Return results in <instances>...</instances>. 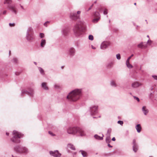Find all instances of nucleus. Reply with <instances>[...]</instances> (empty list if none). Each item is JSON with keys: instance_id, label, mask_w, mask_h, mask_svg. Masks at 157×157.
Listing matches in <instances>:
<instances>
[{"instance_id": "nucleus-43", "label": "nucleus", "mask_w": 157, "mask_h": 157, "mask_svg": "<svg viewBox=\"0 0 157 157\" xmlns=\"http://www.w3.org/2000/svg\"><path fill=\"white\" fill-rule=\"evenodd\" d=\"M15 24L14 23H10L9 24V25L10 27H14L15 26Z\"/></svg>"}, {"instance_id": "nucleus-8", "label": "nucleus", "mask_w": 157, "mask_h": 157, "mask_svg": "<svg viewBox=\"0 0 157 157\" xmlns=\"http://www.w3.org/2000/svg\"><path fill=\"white\" fill-rule=\"evenodd\" d=\"M98 106H93L90 108V114L91 115H94L98 113Z\"/></svg>"}, {"instance_id": "nucleus-13", "label": "nucleus", "mask_w": 157, "mask_h": 157, "mask_svg": "<svg viewBox=\"0 0 157 157\" xmlns=\"http://www.w3.org/2000/svg\"><path fill=\"white\" fill-rule=\"evenodd\" d=\"M70 18L72 20H75L79 18V16H78L76 13L72 12L70 14Z\"/></svg>"}, {"instance_id": "nucleus-36", "label": "nucleus", "mask_w": 157, "mask_h": 157, "mask_svg": "<svg viewBox=\"0 0 157 157\" xmlns=\"http://www.w3.org/2000/svg\"><path fill=\"white\" fill-rule=\"evenodd\" d=\"M88 38L89 40H93L94 39L93 36L91 35H89Z\"/></svg>"}, {"instance_id": "nucleus-57", "label": "nucleus", "mask_w": 157, "mask_h": 157, "mask_svg": "<svg viewBox=\"0 0 157 157\" xmlns=\"http://www.w3.org/2000/svg\"><path fill=\"white\" fill-rule=\"evenodd\" d=\"M6 134L7 136H8L9 135V133L8 132H6Z\"/></svg>"}, {"instance_id": "nucleus-29", "label": "nucleus", "mask_w": 157, "mask_h": 157, "mask_svg": "<svg viewBox=\"0 0 157 157\" xmlns=\"http://www.w3.org/2000/svg\"><path fill=\"white\" fill-rule=\"evenodd\" d=\"M114 63L113 62H110L108 63L107 67L108 68H111L113 67Z\"/></svg>"}, {"instance_id": "nucleus-40", "label": "nucleus", "mask_w": 157, "mask_h": 157, "mask_svg": "<svg viewBox=\"0 0 157 157\" xmlns=\"http://www.w3.org/2000/svg\"><path fill=\"white\" fill-rule=\"evenodd\" d=\"M108 13V10L107 9H105L103 11V14L105 15L107 14Z\"/></svg>"}, {"instance_id": "nucleus-41", "label": "nucleus", "mask_w": 157, "mask_h": 157, "mask_svg": "<svg viewBox=\"0 0 157 157\" xmlns=\"http://www.w3.org/2000/svg\"><path fill=\"white\" fill-rule=\"evenodd\" d=\"M118 124H120L121 125H122L123 124V122L121 121H119L117 122Z\"/></svg>"}, {"instance_id": "nucleus-39", "label": "nucleus", "mask_w": 157, "mask_h": 157, "mask_svg": "<svg viewBox=\"0 0 157 157\" xmlns=\"http://www.w3.org/2000/svg\"><path fill=\"white\" fill-rule=\"evenodd\" d=\"M111 132V129L109 128L107 130V133L108 134L109 136L110 135V133Z\"/></svg>"}, {"instance_id": "nucleus-63", "label": "nucleus", "mask_w": 157, "mask_h": 157, "mask_svg": "<svg viewBox=\"0 0 157 157\" xmlns=\"http://www.w3.org/2000/svg\"><path fill=\"white\" fill-rule=\"evenodd\" d=\"M76 154V153H74V155H75Z\"/></svg>"}, {"instance_id": "nucleus-49", "label": "nucleus", "mask_w": 157, "mask_h": 157, "mask_svg": "<svg viewBox=\"0 0 157 157\" xmlns=\"http://www.w3.org/2000/svg\"><path fill=\"white\" fill-rule=\"evenodd\" d=\"M6 13H7L6 10H5L3 12V14L4 15L6 14Z\"/></svg>"}, {"instance_id": "nucleus-56", "label": "nucleus", "mask_w": 157, "mask_h": 157, "mask_svg": "<svg viewBox=\"0 0 157 157\" xmlns=\"http://www.w3.org/2000/svg\"><path fill=\"white\" fill-rule=\"evenodd\" d=\"M92 48L93 49H96V48H95V47H94V46H92Z\"/></svg>"}, {"instance_id": "nucleus-23", "label": "nucleus", "mask_w": 157, "mask_h": 157, "mask_svg": "<svg viewBox=\"0 0 157 157\" xmlns=\"http://www.w3.org/2000/svg\"><path fill=\"white\" fill-rule=\"evenodd\" d=\"M22 148H21L22 151L21 153H26L28 152V149L26 147H22Z\"/></svg>"}, {"instance_id": "nucleus-31", "label": "nucleus", "mask_w": 157, "mask_h": 157, "mask_svg": "<svg viewBox=\"0 0 157 157\" xmlns=\"http://www.w3.org/2000/svg\"><path fill=\"white\" fill-rule=\"evenodd\" d=\"M138 150V146L137 145H135L133 146V150L134 152H136Z\"/></svg>"}, {"instance_id": "nucleus-59", "label": "nucleus", "mask_w": 157, "mask_h": 157, "mask_svg": "<svg viewBox=\"0 0 157 157\" xmlns=\"http://www.w3.org/2000/svg\"><path fill=\"white\" fill-rule=\"evenodd\" d=\"M34 63L35 64V65H36L37 64V63L36 62H34Z\"/></svg>"}, {"instance_id": "nucleus-64", "label": "nucleus", "mask_w": 157, "mask_h": 157, "mask_svg": "<svg viewBox=\"0 0 157 157\" xmlns=\"http://www.w3.org/2000/svg\"><path fill=\"white\" fill-rule=\"evenodd\" d=\"M145 21H146V22H147V20H145Z\"/></svg>"}, {"instance_id": "nucleus-62", "label": "nucleus", "mask_w": 157, "mask_h": 157, "mask_svg": "<svg viewBox=\"0 0 157 157\" xmlns=\"http://www.w3.org/2000/svg\"><path fill=\"white\" fill-rule=\"evenodd\" d=\"M134 5H136V3H134Z\"/></svg>"}, {"instance_id": "nucleus-58", "label": "nucleus", "mask_w": 157, "mask_h": 157, "mask_svg": "<svg viewBox=\"0 0 157 157\" xmlns=\"http://www.w3.org/2000/svg\"><path fill=\"white\" fill-rule=\"evenodd\" d=\"M93 5H94V4H92L91 6H90V7H91V8L93 6Z\"/></svg>"}, {"instance_id": "nucleus-30", "label": "nucleus", "mask_w": 157, "mask_h": 157, "mask_svg": "<svg viewBox=\"0 0 157 157\" xmlns=\"http://www.w3.org/2000/svg\"><path fill=\"white\" fill-rule=\"evenodd\" d=\"M94 16L95 17H100V15L99 12H95L94 13Z\"/></svg>"}, {"instance_id": "nucleus-61", "label": "nucleus", "mask_w": 157, "mask_h": 157, "mask_svg": "<svg viewBox=\"0 0 157 157\" xmlns=\"http://www.w3.org/2000/svg\"><path fill=\"white\" fill-rule=\"evenodd\" d=\"M147 37L148 38H149V35H147Z\"/></svg>"}, {"instance_id": "nucleus-48", "label": "nucleus", "mask_w": 157, "mask_h": 157, "mask_svg": "<svg viewBox=\"0 0 157 157\" xmlns=\"http://www.w3.org/2000/svg\"><path fill=\"white\" fill-rule=\"evenodd\" d=\"M133 145H137V144L136 143V141L135 139H133Z\"/></svg>"}, {"instance_id": "nucleus-46", "label": "nucleus", "mask_w": 157, "mask_h": 157, "mask_svg": "<svg viewBox=\"0 0 157 157\" xmlns=\"http://www.w3.org/2000/svg\"><path fill=\"white\" fill-rule=\"evenodd\" d=\"M49 23V22L48 21H46L44 23V26H45V27H47V24H48V23Z\"/></svg>"}, {"instance_id": "nucleus-14", "label": "nucleus", "mask_w": 157, "mask_h": 157, "mask_svg": "<svg viewBox=\"0 0 157 157\" xmlns=\"http://www.w3.org/2000/svg\"><path fill=\"white\" fill-rule=\"evenodd\" d=\"M22 146H21L16 145L14 147V150L17 152L21 153L22 151L21 150V148H22Z\"/></svg>"}, {"instance_id": "nucleus-7", "label": "nucleus", "mask_w": 157, "mask_h": 157, "mask_svg": "<svg viewBox=\"0 0 157 157\" xmlns=\"http://www.w3.org/2000/svg\"><path fill=\"white\" fill-rule=\"evenodd\" d=\"M8 9L11 11L13 14L14 15H17L18 13V10L15 5H9Z\"/></svg>"}, {"instance_id": "nucleus-1", "label": "nucleus", "mask_w": 157, "mask_h": 157, "mask_svg": "<svg viewBox=\"0 0 157 157\" xmlns=\"http://www.w3.org/2000/svg\"><path fill=\"white\" fill-rule=\"evenodd\" d=\"M86 26L85 22L82 20L77 22L73 26V31L75 36L77 37L82 36L86 30Z\"/></svg>"}, {"instance_id": "nucleus-32", "label": "nucleus", "mask_w": 157, "mask_h": 157, "mask_svg": "<svg viewBox=\"0 0 157 157\" xmlns=\"http://www.w3.org/2000/svg\"><path fill=\"white\" fill-rule=\"evenodd\" d=\"M110 136H109L106 139V141L107 143H109L111 141Z\"/></svg>"}, {"instance_id": "nucleus-27", "label": "nucleus", "mask_w": 157, "mask_h": 157, "mask_svg": "<svg viewBox=\"0 0 157 157\" xmlns=\"http://www.w3.org/2000/svg\"><path fill=\"white\" fill-rule=\"evenodd\" d=\"M132 86L133 87L136 88L139 86V84L138 82H135L132 83Z\"/></svg>"}, {"instance_id": "nucleus-20", "label": "nucleus", "mask_w": 157, "mask_h": 157, "mask_svg": "<svg viewBox=\"0 0 157 157\" xmlns=\"http://www.w3.org/2000/svg\"><path fill=\"white\" fill-rule=\"evenodd\" d=\"M102 136H100L96 134L94 136V137L96 139L101 140L103 139V137L104 136L103 134H102Z\"/></svg>"}, {"instance_id": "nucleus-50", "label": "nucleus", "mask_w": 157, "mask_h": 157, "mask_svg": "<svg viewBox=\"0 0 157 157\" xmlns=\"http://www.w3.org/2000/svg\"><path fill=\"white\" fill-rule=\"evenodd\" d=\"M108 146L109 147H113L111 145L109 144H108Z\"/></svg>"}, {"instance_id": "nucleus-52", "label": "nucleus", "mask_w": 157, "mask_h": 157, "mask_svg": "<svg viewBox=\"0 0 157 157\" xmlns=\"http://www.w3.org/2000/svg\"><path fill=\"white\" fill-rule=\"evenodd\" d=\"M81 13V11H78L77 12V13L78 14H80Z\"/></svg>"}, {"instance_id": "nucleus-55", "label": "nucleus", "mask_w": 157, "mask_h": 157, "mask_svg": "<svg viewBox=\"0 0 157 157\" xmlns=\"http://www.w3.org/2000/svg\"><path fill=\"white\" fill-rule=\"evenodd\" d=\"M149 42H150L151 43V40H149L147 41V43Z\"/></svg>"}, {"instance_id": "nucleus-5", "label": "nucleus", "mask_w": 157, "mask_h": 157, "mask_svg": "<svg viewBox=\"0 0 157 157\" xmlns=\"http://www.w3.org/2000/svg\"><path fill=\"white\" fill-rule=\"evenodd\" d=\"M34 33L33 28L31 27H29L26 30L25 38L29 41L32 42L34 39Z\"/></svg>"}, {"instance_id": "nucleus-17", "label": "nucleus", "mask_w": 157, "mask_h": 157, "mask_svg": "<svg viewBox=\"0 0 157 157\" xmlns=\"http://www.w3.org/2000/svg\"><path fill=\"white\" fill-rule=\"evenodd\" d=\"M142 111L144 114L145 115H146L148 112V110L146 108V107L145 106H143L142 107Z\"/></svg>"}, {"instance_id": "nucleus-4", "label": "nucleus", "mask_w": 157, "mask_h": 157, "mask_svg": "<svg viewBox=\"0 0 157 157\" xmlns=\"http://www.w3.org/2000/svg\"><path fill=\"white\" fill-rule=\"evenodd\" d=\"M13 137L11 138V140L12 142L15 143H19L20 142V140L19 139L22 137L23 135L21 133L14 130L13 132Z\"/></svg>"}, {"instance_id": "nucleus-37", "label": "nucleus", "mask_w": 157, "mask_h": 157, "mask_svg": "<svg viewBox=\"0 0 157 157\" xmlns=\"http://www.w3.org/2000/svg\"><path fill=\"white\" fill-rule=\"evenodd\" d=\"M44 35L43 33H40L39 34V37L41 38H44Z\"/></svg>"}, {"instance_id": "nucleus-33", "label": "nucleus", "mask_w": 157, "mask_h": 157, "mask_svg": "<svg viewBox=\"0 0 157 157\" xmlns=\"http://www.w3.org/2000/svg\"><path fill=\"white\" fill-rule=\"evenodd\" d=\"M100 17H96L93 20V22L94 23H97L100 19Z\"/></svg>"}, {"instance_id": "nucleus-35", "label": "nucleus", "mask_w": 157, "mask_h": 157, "mask_svg": "<svg viewBox=\"0 0 157 157\" xmlns=\"http://www.w3.org/2000/svg\"><path fill=\"white\" fill-rule=\"evenodd\" d=\"M54 87L55 89H59L60 88V85L58 84H55Z\"/></svg>"}, {"instance_id": "nucleus-16", "label": "nucleus", "mask_w": 157, "mask_h": 157, "mask_svg": "<svg viewBox=\"0 0 157 157\" xmlns=\"http://www.w3.org/2000/svg\"><path fill=\"white\" fill-rule=\"evenodd\" d=\"M12 0H5L4 2V4H7V8L9 7V5H12L13 4H12Z\"/></svg>"}, {"instance_id": "nucleus-54", "label": "nucleus", "mask_w": 157, "mask_h": 157, "mask_svg": "<svg viewBox=\"0 0 157 157\" xmlns=\"http://www.w3.org/2000/svg\"><path fill=\"white\" fill-rule=\"evenodd\" d=\"M91 7H89L88 9L87 10V11H89V10H90L91 9Z\"/></svg>"}, {"instance_id": "nucleus-11", "label": "nucleus", "mask_w": 157, "mask_h": 157, "mask_svg": "<svg viewBox=\"0 0 157 157\" xmlns=\"http://www.w3.org/2000/svg\"><path fill=\"white\" fill-rule=\"evenodd\" d=\"M69 31V28L68 27H65L62 29L61 33L63 36H66L68 35Z\"/></svg>"}, {"instance_id": "nucleus-15", "label": "nucleus", "mask_w": 157, "mask_h": 157, "mask_svg": "<svg viewBox=\"0 0 157 157\" xmlns=\"http://www.w3.org/2000/svg\"><path fill=\"white\" fill-rule=\"evenodd\" d=\"M42 88L44 90H49L48 87L47 83L45 82H42L41 85Z\"/></svg>"}, {"instance_id": "nucleus-28", "label": "nucleus", "mask_w": 157, "mask_h": 157, "mask_svg": "<svg viewBox=\"0 0 157 157\" xmlns=\"http://www.w3.org/2000/svg\"><path fill=\"white\" fill-rule=\"evenodd\" d=\"M126 63L127 67L128 68L130 69L133 67V66L129 62L126 61Z\"/></svg>"}, {"instance_id": "nucleus-60", "label": "nucleus", "mask_w": 157, "mask_h": 157, "mask_svg": "<svg viewBox=\"0 0 157 157\" xmlns=\"http://www.w3.org/2000/svg\"><path fill=\"white\" fill-rule=\"evenodd\" d=\"M97 3V1H95L94 2V3Z\"/></svg>"}, {"instance_id": "nucleus-22", "label": "nucleus", "mask_w": 157, "mask_h": 157, "mask_svg": "<svg viewBox=\"0 0 157 157\" xmlns=\"http://www.w3.org/2000/svg\"><path fill=\"white\" fill-rule=\"evenodd\" d=\"M79 154H81L83 156V157H86L87 155V153L83 150H80L79 152Z\"/></svg>"}, {"instance_id": "nucleus-18", "label": "nucleus", "mask_w": 157, "mask_h": 157, "mask_svg": "<svg viewBox=\"0 0 157 157\" xmlns=\"http://www.w3.org/2000/svg\"><path fill=\"white\" fill-rule=\"evenodd\" d=\"M135 128L138 132L140 133V132L142 128L140 124H137Z\"/></svg>"}, {"instance_id": "nucleus-12", "label": "nucleus", "mask_w": 157, "mask_h": 157, "mask_svg": "<svg viewBox=\"0 0 157 157\" xmlns=\"http://www.w3.org/2000/svg\"><path fill=\"white\" fill-rule=\"evenodd\" d=\"M109 42L104 41L101 44V48L102 49H105L109 46Z\"/></svg>"}, {"instance_id": "nucleus-53", "label": "nucleus", "mask_w": 157, "mask_h": 157, "mask_svg": "<svg viewBox=\"0 0 157 157\" xmlns=\"http://www.w3.org/2000/svg\"><path fill=\"white\" fill-rule=\"evenodd\" d=\"M20 6H21V8L23 10H24V7H23V6H21V5H20Z\"/></svg>"}, {"instance_id": "nucleus-10", "label": "nucleus", "mask_w": 157, "mask_h": 157, "mask_svg": "<svg viewBox=\"0 0 157 157\" xmlns=\"http://www.w3.org/2000/svg\"><path fill=\"white\" fill-rule=\"evenodd\" d=\"M75 49L73 48H71L68 49L67 50L68 54L71 57L75 55Z\"/></svg>"}, {"instance_id": "nucleus-19", "label": "nucleus", "mask_w": 157, "mask_h": 157, "mask_svg": "<svg viewBox=\"0 0 157 157\" xmlns=\"http://www.w3.org/2000/svg\"><path fill=\"white\" fill-rule=\"evenodd\" d=\"M46 44V40L45 39H42L41 41L40 46L42 48L44 47L45 45Z\"/></svg>"}, {"instance_id": "nucleus-47", "label": "nucleus", "mask_w": 157, "mask_h": 157, "mask_svg": "<svg viewBox=\"0 0 157 157\" xmlns=\"http://www.w3.org/2000/svg\"><path fill=\"white\" fill-rule=\"evenodd\" d=\"M152 76L155 79L157 80V76L155 75H153Z\"/></svg>"}, {"instance_id": "nucleus-2", "label": "nucleus", "mask_w": 157, "mask_h": 157, "mask_svg": "<svg viewBox=\"0 0 157 157\" xmlns=\"http://www.w3.org/2000/svg\"><path fill=\"white\" fill-rule=\"evenodd\" d=\"M81 89H76L69 93L67 98L70 101L75 102L79 100L82 95Z\"/></svg>"}, {"instance_id": "nucleus-3", "label": "nucleus", "mask_w": 157, "mask_h": 157, "mask_svg": "<svg viewBox=\"0 0 157 157\" xmlns=\"http://www.w3.org/2000/svg\"><path fill=\"white\" fill-rule=\"evenodd\" d=\"M67 133L70 134L83 136L85 135L84 131L81 128L78 127H69L67 129Z\"/></svg>"}, {"instance_id": "nucleus-51", "label": "nucleus", "mask_w": 157, "mask_h": 157, "mask_svg": "<svg viewBox=\"0 0 157 157\" xmlns=\"http://www.w3.org/2000/svg\"><path fill=\"white\" fill-rule=\"evenodd\" d=\"M112 140H113V141H115V140L116 139H115V138L114 137L112 138Z\"/></svg>"}, {"instance_id": "nucleus-6", "label": "nucleus", "mask_w": 157, "mask_h": 157, "mask_svg": "<svg viewBox=\"0 0 157 157\" xmlns=\"http://www.w3.org/2000/svg\"><path fill=\"white\" fill-rule=\"evenodd\" d=\"M29 91H27L25 90H21V96H22L24 94H26L29 95V96L33 97V95L34 94V90L33 89L30 88L29 89Z\"/></svg>"}, {"instance_id": "nucleus-21", "label": "nucleus", "mask_w": 157, "mask_h": 157, "mask_svg": "<svg viewBox=\"0 0 157 157\" xmlns=\"http://www.w3.org/2000/svg\"><path fill=\"white\" fill-rule=\"evenodd\" d=\"M67 147L68 148L72 150H75V146L71 144H68L67 145Z\"/></svg>"}, {"instance_id": "nucleus-9", "label": "nucleus", "mask_w": 157, "mask_h": 157, "mask_svg": "<svg viewBox=\"0 0 157 157\" xmlns=\"http://www.w3.org/2000/svg\"><path fill=\"white\" fill-rule=\"evenodd\" d=\"M50 154L54 157H60L61 155L59 151L57 150H55L54 151H50L49 152Z\"/></svg>"}, {"instance_id": "nucleus-45", "label": "nucleus", "mask_w": 157, "mask_h": 157, "mask_svg": "<svg viewBox=\"0 0 157 157\" xmlns=\"http://www.w3.org/2000/svg\"><path fill=\"white\" fill-rule=\"evenodd\" d=\"M48 133L51 135L52 136H55V135L53 133H52V132L51 131H49Z\"/></svg>"}, {"instance_id": "nucleus-38", "label": "nucleus", "mask_w": 157, "mask_h": 157, "mask_svg": "<svg viewBox=\"0 0 157 157\" xmlns=\"http://www.w3.org/2000/svg\"><path fill=\"white\" fill-rule=\"evenodd\" d=\"M116 58L118 60L121 59V57L120 54H118L116 55Z\"/></svg>"}, {"instance_id": "nucleus-42", "label": "nucleus", "mask_w": 157, "mask_h": 157, "mask_svg": "<svg viewBox=\"0 0 157 157\" xmlns=\"http://www.w3.org/2000/svg\"><path fill=\"white\" fill-rule=\"evenodd\" d=\"M133 56V54H132L130 56L128 57V58L127 59L126 62H129V60Z\"/></svg>"}, {"instance_id": "nucleus-26", "label": "nucleus", "mask_w": 157, "mask_h": 157, "mask_svg": "<svg viewBox=\"0 0 157 157\" xmlns=\"http://www.w3.org/2000/svg\"><path fill=\"white\" fill-rule=\"evenodd\" d=\"M38 70L39 71L40 74L42 75H44V70L41 67H38Z\"/></svg>"}, {"instance_id": "nucleus-44", "label": "nucleus", "mask_w": 157, "mask_h": 157, "mask_svg": "<svg viewBox=\"0 0 157 157\" xmlns=\"http://www.w3.org/2000/svg\"><path fill=\"white\" fill-rule=\"evenodd\" d=\"M133 97L134 98V99H135L138 102H139L140 101V99L139 98L137 97L134 96H133Z\"/></svg>"}, {"instance_id": "nucleus-24", "label": "nucleus", "mask_w": 157, "mask_h": 157, "mask_svg": "<svg viewBox=\"0 0 157 157\" xmlns=\"http://www.w3.org/2000/svg\"><path fill=\"white\" fill-rule=\"evenodd\" d=\"M146 46H147L146 44L145 45H144L143 44V42H141L138 45L137 47L139 48H146Z\"/></svg>"}, {"instance_id": "nucleus-34", "label": "nucleus", "mask_w": 157, "mask_h": 157, "mask_svg": "<svg viewBox=\"0 0 157 157\" xmlns=\"http://www.w3.org/2000/svg\"><path fill=\"white\" fill-rule=\"evenodd\" d=\"M12 62L14 63H17V59L16 58H13L12 60Z\"/></svg>"}, {"instance_id": "nucleus-25", "label": "nucleus", "mask_w": 157, "mask_h": 157, "mask_svg": "<svg viewBox=\"0 0 157 157\" xmlns=\"http://www.w3.org/2000/svg\"><path fill=\"white\" fill-rule=\"evenodd\" d=\"M110 84L112 86L114 87L117 86V85L115 82L113 80H112L110 82Z\"/></svg>"}]
</instances>
